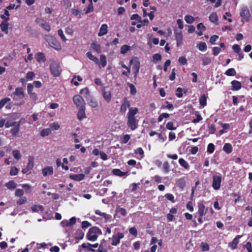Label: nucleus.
Wrapping results in <instances>:
<instances>
[{"mask_svg": "<svg viewBox=\"0 0 252 252\" xmlns=\"http://www.w3.org/2000/svg\"><path fill=\"white\" fill-rule=\"evenodd\" d=\"M197 47H198L199 50L201 51H204L206 50V49H207V45H206V43H205V42H201L199 43L198 44Z\"/></svg>", "mask_w": 252, "mask_h": 252, "instance_id": "34", "label": "nucleus"}, {"mask_svg": "<svg viewBox=\"0 0 252 252\" xmlns=\"http://www.w3.org/2000/svg\"><path fill=\"white\" fill-rule=\"evenodd\" d=\"M232 90L234 91L239 90L241 88V83L236 80H233L231 82Z\"/></svg>", "mask_w": 252, "mask_h": 252, "instance_id": "20", "label": "nucleus"}, {"mask_svg": "<svg viewBox=\"0 0 252 252\" xmlns=\"http://www.w3.org/2000/svg\"><path fill=\"white\" fill-rule=\"evenodd\" d=\"M209 19L213 23H217L218 21V16L216 13H212L209 16Z\"/></svg>", "mask_w": 252, "mask_h": 252, "instance_id": "32", "label": "nucleus"}, {"mask_svg": "<svg viewBox=\"0 0 252 252\" xmlns=\"http://www.w3.org/2000/svg\"><path fill=\"white\" fill-rule=\"evenodd\" d=\"M227 76H234L236 74V71L234 68L228 69L225 73Z\"/></svg>", "mask_w": 252, "mask_h": 252, "instance_id": "44", "label": "nucleus"}, {"mask_svg": "<svg viewBox=\"0 0 252 252\" xmlns=\"http://www.w3.org/2000/svg\"><path fill=\"white\" fill-rule=\"evenodd\" d=\"M112 173L117 176H119L120 177L123 176L125 175V173L124 172H122L120 169H113L112 171Z\"/></svg>", "mask_w": 252, "mask_h": 252, "instance_id": "39", "label": "nucleus"}, {"mask_svg": "<svg viewBox=\"0 0 252 252\" xmlns=\"http://www.w3.org/2000/svg\"><path fill=\"white\" fill-rule=\"evenodd\" d=\"M90 3L89 4L87 9L85 11V14H87L91 11H93L94 7L92 3V0H90Z\"/></svg>", "mask_w": 252, "mask_h": 252, "instance_id": "49", "label": "nucleus"}, {"mask_svg": "<svg viewBox=\"0 0 252 252\" xmlns=\"http://www.w3.org/2000/svg\"><path fill=\"white\" fill-rule=\"evenodd\" d=\"M86 99H87L89 105L92 108H95L98 105V102L97 100L93 97L92 96H85Z\"/></svg>", "mask_w": 252, "mask_h": 252, "instance_id": "10", "label": "nucleus"}, {"mask_svg": "<svg viewBox=\"0 0 252 252\" xmlns=\"http://www.w3.org/2000/svg\"><path fill=\"white\" fill-rule=\"evenodd\" d=\"M138 113V109L137 108L130 107L127 113V117L135 118L134 116Z\"/></svg>", "mask_w": 252, "mask_h": 252, "instance_id": "23", "label": "nucleus"}, {"mask_svg": "<svg viewBox=\"0 0 252 252\" xmlns=\"http://www.w3.org/2000/svg\"><path fill=\"white\" fill-rule=\"evenodd\" d=\"M223 150L226 153L229 154L232 152V146L229 143H226L224 144L223 147Z\"/></svg>", "mask_w": 252, "mask_h": 252, "instance_id": "27", "label": "nucleus"}, {"mask_svg": "<svg viewBox=\"0 0 252 252\" xmlns=\"http://www.w3.org/2000/svg\"><path fill=\"white\" fill-rule=\"evenodd\" d=\"M79 111L77 113V118L79 120H82V119L86 118V114L85 112V107L78 108Z\"/></svg>", "mask_w": 252, "mask_h": 252, "instance_id": "18", "label": "nucleus"}, {"mask_svg": "<svg viewBox=\"0 0 252 252\" xmlns=\"http://www.w3.org/2000/svg\"><path fill=\"white\" fill-rule=\"evenodd\" d=\"M42 173L44 176L52 175L53 174V168L51 166H47L42 169Z\"/></svg>", "mask_w": 252, "mask_h": 252, "instance_id": "13", "label": "nucleus"}, {"mask_svg": "<svg viewBox=\"0 0 252 252\" xmlns=\"http://www.w3.org/2000/svg\"><path fill=\"white\" fill-rule=\"evenodd\" d=\"M163 170H164V171L165 172V173H167L169 171V163L167 161H165L164 163H163Z\"/></svg>", "mask_w": 252, "mask_h": 252, "instance_id": "59", "label": "nucleus"}, {"mask_svg": "<svg viewBox=\"0 0 252 252\" xmlns=\"http://www.w3.org/2000/svg\"><path fill=\"white\" fill-rule=\"evenodd\" d=\"M62 71V67L59 64H51L50 65V71L54 77L60 76Z\"/></svg>", "mask_w": 252, "mask_h": 252, "instance_id": "3", "label": "nucleus"}, {"mask_svg": "<svg viewBox=\"0 0 252 252\" xmlns=\"http://www.w3.org/2000/svg\"><path fill=\"white\" fill-rule=\"evenodd\" d=\"M140 24H138L136 25L137 28H140L142 26H144L145 25H147L149 23V21L148 19H144L143 20H140L138 22Z\"/></svg>", "mask_w": 252, "mask_h": 252, "instance_id": "40", "label": "nucleus"}, {"mask_svg": "<svg viewBox=\"0 0 252 252\" xmlns=\"http://www.w3.org/2000/svg\"><path fill=\"white\" fill-rule=\"evenodd\" d=\"M11 97L14 100H18L24 97V93L21 88H17L15 91L11 94Z\"/></svg>", "mask_w": 252, "mask_h": 252, "instance_id": "4", "label": "nucleus"}, {"mask_svg": "<svg viewBox=\"0 0 252 252\" xmlns=\"http://www.w3.org/2000/svg\"><path fill=\"white\" fill-rule=\"evenodd\" d=\"M197 30L202 32H204L206 30L205 27L202 23H199L197 26Z\"/></svg>", "mask_w": 252, "mask_h": 252, "instance_id": "61", "label": "nucleus"}, {"mask_svg": "<svg viewBox=\"0 0 252 252\" xmlns=\"http://www.w3.org/2000/svg\"><path fill=\"white\" fill-rule=\"evenodd\" d=\"M201 250L203 251H207L209 250V246L207 243H201L200 245Z\"/></svg>", "mask_w": 252, "mask_h": 252, "instance_id": "53", "label": "nucleus"}, {"mask_svg": "<svg viewBox=\"0 0 252 252\" xmlns=\"http://www.w3.org/2000/svg\"><path fill=\"white\" fill-rule=\"evenodd\" d=\"M51 132V130L49 128L44 129L41 130L40 134L42 136L44 137L48 135Z\"/></svg>", "mask_w": 252, "mask_h": 252, "instance_id": "45", "label": "nucleus"}, {"mask_svg": "<svg viewBox=\"0 0 252 252\" xmlns=\"http://www.w3.org/2000/svg\"><path fill=\"white\" fill-rule=\"evenodd\" d=\"M240 15L244 19H246V21H249L250 19L251 14L249 9L247 6H243L240 10Z\"/></svg>", "mask_w": 252, "mask_h": 252, "instance_id": "6", "label": "nucleus"}, {"mask_svg": "<svg viewBox=\"0 0 252 252\" xmlns=\"http://www.w3.org/2000/svg\"><path fill=\"white\" fill-rule=\"evenodd\" d=\"M91 225V224L87 221H83L82 222V228L83 229L87 228L88 227L90 226Z\"/></svg>", "mask_w": 252, "mask_h": 252, "instance_id": "62", "label": "nucleus"}, {"mask_svg": "<svg viewBox=\"0 0 252 252\" xmlns=\"http://www.w3.org/2000/svg\"><path fill=\"white\" fill-rule=\"evenodd\" d=\"M127 125L128 127L132 130L135 129L137 128L138 121L135 118L132 117H127Z\"/></svg>", "mask_w": 252, "mask_h": 252, "instance_id": "7", "label": "nucleus"}, {"mask_svg": "<svg viewBox=\"0 0 252 252\" xmlns=\"http://www.w3.org/2000/svg\"><path fill=\"white\" fill-rule=\"evenodd\" d=\"M221 181L220 176L214 175L213 177L212 187L215 189H219L220 188V185Z\"/></svg>", "mask_w": 252, "mask_h": 252, "instance_id": "8", "label": "nucleus"}, {"mask_svg": "<svg viewBox=\"0 0 252 252\" xmlns=\"http://www.w3.org/2000/svg\"><path fill=\"white\" fill-rule=\"evenodd\" d=\"M91 47L98 53H100L101 51L100 46L97 42H94L92 43Z\"/></svg>", "mask_w": 252, "mask_h": 252, "instance_id": "26", "label": "nucleus"}, {"mask_svg": "<svg viewBox=\"0 0 252 252\" xmlns=\"http://www.w3.org/2000/svg\"><path fill=\"white\" fill-rule=\"evenodd\" d=\"M233 48V50L236 52L237 53H238L239 56H240L241 55V54H242V53L241 51V48L240 47V46L237 45V44H235L232 47Z\"/></svg>", "mask_w": 252, "mask_h": 252, "instance_id": "43", "label": "nucleus"}, {"mask_svg": "<svg viewBox=\"0 0 252 252\" xmlns=\"http://www.w3.org/2000/svg\"><path fill=\"white\" fill-rule=\"evenodd\" d=\"M40 27L43 28L45 30H46L47 32H49L51 30L50 26L48 23H47L45 21L41 25Z\"/></svg>", "mask_w": 252, "mask_h": 252, "instance_id": "47", "label": "nucleus"}, {"mask_svg": "<svg viewBox=\"0 0 252 252\" xmlns=\"http://www.w3.org/2000/svg\"><path fill=\"white\" fill-rule=\"evenodd\" d=\"M101 231L97 227L94 226L89 229L86 237L88 240L94 241L97 240L98 235L101 234Z\"/></svg>", "mask_w": 252, "mask_h": 252, "instance_id": "1", "label": "nucleus"}, {"mask_svg": "<svg viewBox=\"0 0 252 252\" xmlns=\"http://www.w3.org/2000/svg\"><path fill=\"white\" fill-rule=\"evenodd\" d=\"M175 37L177 40V45L180 46L182 43L183 36L182 32H176Z\"/></svg>", "mask_w": 252, "mask_h": 252, "instance_id": "21", "label": "nucleus"}, {"mask_svg": "<svg viewBox=\"0 0 252 252\" xmlns=\"http://www.w3.org/2000/svg\"><path fill=\"white\" fill-rule=\"evenodd\" d=\"M241 237V235H237L233 240L231 243L228 244L229 247L231 248L233 250L236 248L237 245L239 243V239Z\"/></svg>", "mask_w": 252, "mask_h": 252, "instance_id": "14", "label": "nucleus"}, {"mask_svg": "<svg viewBox=\"0 0 252 252\" xmlns=\"http://www.w3.org/2000/svg\"><path fill=\"white\" fill-rule=\"evenodd\" d=\"M18 169L15 167H11V170H10V175L11 176H13V175H16L18 174Z\"/></svg>", "mask_w": 252, "mask_h": 252, "instance_id": "55", "label": "nucleus"}, {"mask_svg": "<svg viewBox=\"0 0 252 252\" xmlns=\"http://www.w3.org/2000/svg\"><path fill=\"white\" fill-rule=\"evenodd\" d=\"M18 123V122H10V121H7L5 123V126L6 128H8L10 126H15Z\"/></svg>", "mask_w": 252, "mask_h": 252, "instance_id": "52", "label": "nucleus"}, {"mask_svg": "<svg viewBox=\"0 0 252 252\" xmlns=\"http://www.w3.org/2000/svg\"><path fill=\"white\" fill-rule=\"evenodd\" d=\"M130 49V47L127 45H125L122 46L121 48V53L123 54H125L127 51Z\"/></svg>", "mask_w": 252, "mask_h": 252, "instance_id": "46", "label": "nucleus"}, {"mask_svg": "<svg viewBox=\"0 0 252 252\" xmlns=\"http://www.w3.org/2000/svg\"><path fill=\"white\" fill-rule=\"evenodd\" d=\"M107 25L105 24H102L100 28L99 32L98 33L99 36H102L105 35L108 32Z\"/></svg>", "mask_w": 252, "mask_h": 252, "instance_id": "16", "label": "nucleus"}, {"mask_svg": "<svg viewBox=\"0 0 252 252\" xmlns=\"http://www.w3.org/2000/svg\"><path fill=\"white\" fill-rule=\"evenodd\" d=\"M176 184L180 188H183L185 186L186 181L183 179H180L177 181Z\"/></svg>", "mask_w": 252, "mask_h": 252, "instance_id": "37", "label": "nucleus"}, {"mask_svg": "<svg viewBox=\"0 0 252 252\" xmlns=\"http://www.w3.org/2000/svg\"><path fill=\"white\" fill-rule=\"evenodd\" d=\"M9 12L7 9H5L4 11V14L3 15H1L0 17L5 21H7L9 19Z\"/></svg>", "mask_w": 252, "mask_h": 252, "instance_id": "51", "label": "nucleus"}, {"mask_svg": "<svg viewBox=\"0 0 252 252\" xmlns=\"http://www.w3.org/2000/svg\"><path fill=\"white\" fill-rule=\"evenodd\" d=\"M80 94H84V96L85 97L86 96H87V97H89V96H91L90 94L89 90L87 87L81 90L80 91Z\"/></svg>", "mask_w": 252, "mask_h": 252, "instance_id": "35", "label": "nucleus"}, {"mask_svg": "<svg viewBox=\"0 0 252 252\" xmlns=\"http://www.w3.org/2000/svg\"><path fill=\"white\" fill-rule=\"evenodd\" d=\"M215 150V146L213 144L210 143L208 145L207 152L209 153H212L214 152Z\"/></svg>", "mask_w": 252, "mask_h": 252, "instance_id": "54", "label": "nucleus"}, {"mask_svg": "<svg viewBox=\"0 0 252 252\" xmlns=\"http://www.w3.org/2000/svg\"><path fill=\"white\" fill-rule=\"evenodd\" d=\"M128 86L130 89V93L131 94L134 95L136 93V90L134 86L132 84H128Z\"/></svg>", "mask_w": 252, "mask_h": 252, "instance_id": "58", "label": "nucleus"}, {"mask_svg": "<svg viewBox=\"0 0 252 252\" xmlns=\"http://www.w3.org/2000/svg\"><path fill=\"white\" fill-rule=\"evenodd\" d=\"M185 20L188 24H192L194 21V18L191 16L186 15L185 17Z\"/></svg>", "mask_w": 252, "mask_h": 252, "instance_id": "38", "label": "nucleus"}, {"mask_svg": "<svg viewBox=\"0 0 252 252\" xmlns=\"http://www.w3.org/2000/svg\"><path fill=\"white\" fill-rule=\"evenodd\" d=\"M10 98L8 97H5L0 100V109H1L4 105L8 102L10 101Z\"/></svg>", "mask_w": 252, "mask_h": 252, "instance_id": "36", "label": "nucleus"}, {"mask_svg": "<svg viewBox=\"0 0 252 252\" xmlns=\"http://www.w3.org/2000/svg\"><path fill=\"white\" fill-rule=\"evenodd\" d=\"M8 24L6 22H2L0 25L1 31L6 33H8Z\"/></svg>", "mask_w": 252, "mask_h": 252, "instance_id": "31", "label": "nucleus"}, {"mask_svg": "<svg viewBox=\"0 0 252 252\" xmlns=\"http://www.w3.org/2000/svg\"><path fill=\"white\" fill-rule=\"evenodd\" d=\"M213 55L215 56L218 55L220 52V48L219 47H215L213 49Z\"/></svg>", "mask_w": 252, "mask_h": 252, "instance_id": "63", "label": "nucleus"}, {"mask_svg": "<svg viewBox=\"0 0 252 252\" xmlns=\"http://www.w3.org/2000/svg\"><path fill=\"white\" fill-rule=\"evenodd\" d=\"M34 166V158L30 156L28 158V164L27 167L28 169H32Z\"/></svg>", "mask_w": 252, "mask_h": 252, "instance_id": "25", "label": "nucleus"}, {"mask_svg": "<svg viewBox=\"0 0 252 252\" xmlns=\"http://www.w3.org/2000/svg\"><path fill=\"white\" fill-rule=\"evenodd\" d=\"M17 184L13 181H10L5 184V186L7 189H13L16 187Z\"/></svg>", "mask_w": 252, "mask_h": 252, "instance_id": "28", "label": "nucleus"}, {"mask_svg": "<svg viewBox=\"0 0 252 252\" xmlns=\"http://www.w3.org/2000/svg\"><path fill=\"white\" fill-rule=\"evenodd\" d=\"M23 194H24V191L22 189H17L15 192V194L17 196H21Z\"/></svg>", "mask_w": 252, "mask_h": 252, "instance_id": "64", "label": "nucleus"}, {"mask_svg": "<svg viewBox=\"0 0 252 252\" xmlns=\"http://www.w3.org/2000/svg\"><path fill=\"white\" fill-rule=\"evenodd\" d=\"M73 101L78 108L85 107V101L79 95H76L73 97Z\"/></svg>", "mask_w": 252, "mask_h": 252, "instance_id": "5", "label": "nucleus"}, {"mask_svg": "<svg viewBox=\"0 0 252 252\" xmlns=\"http://www.w3.org/2000/svg\"><path fill=\"white\" fill-rule=\"evenodd\" d=\"M161 56L159 54H156L153 56L152 61L153 62H159L161 60Z\"/></svg>", "mask_w": 252, "mask_h": 252, "instance_id": "48", "label": "nucleus"}, {"mask_svg": "<svg viewBox=\"0 0 252 252\" xmlns=\"http://www.w3.org/2000/svg\"><path fill=\"white\" fill-rule=\"evenodd\" d=\"M124 235L122 233L119 232L116 235H114L112 237V242L111 243L113 246H117L120 241V239L124 237Z\"/></svg>", "mask_w": 252, "mask_h": 252, "instance_id": "9", "label": "nucleus"}, {"mask_svg": "<svg viewBox=\"0 0 252 252\" xmlns=\"http://www.w3.org/2000/svg\"><path fill=\"white\" fill-rule=\"evenodd\" d=\"M166 127L169 130H175L176 129V127L173 126V123L171 122L167 124Z\"/></svg>", "mask_w": 252, "mask_h": 252, "instance_id": "57", "label": "nucleus"}, {"mask_svg": "<svg viewBox=\"0 0 252 252\" xmlns=\"http://www.w3.org/2000/svg\"><path fill=\"white\" fill-rule=\"evenodd\" d=\"M98 246V244L97 243H96V244H93V245L91 244L90 243H87V244L83 243L81 245V247L83 249L88 250L89 251H90L93 252H96L97 250L93 249V248H92V247L95 248H96Z\"/></svg>", "mask_w": 252, "mask_h": 252, "instance_id": "11", "label": "nucleus"}, {"mask_svg": "<svg viewBox=\"0 0 252 252\" xmlns=\"http://www.w3.org/2000/svg\"><path fill=\"white\" fill-rule=\"evenodd\" d=\"M21 124V121H18V123L14 126V127L10 130V132L13 136H16L19 130V126Z\"/></svg>", "mask_w": 252, "mask_h": 252, "instance_id": "22", "label": "nucleus"}, {"mask_svg": "<svg viewBox=\"0 0 252 252\" xmlns=\"http://www.w3.org/2000/svg\"><path fill=\"white\" fill-rule=\"evenodd\" d=\"M116 212L118 213H120V214L123 216H125L126 215V210L123 208L119 207L117 208Z\"/></svg>", "mask_w": 252, "mask_h": 252, "instance_id": "50", "label": "nucleus"}, {"mask_svg": "<svg viewBox=\"0 0 252 252\" xmlns=\"http://www.w3.org/2000/svg\"><path fill=\"white\" fill-rule=\"evenodd\" d=\"M35 58L38 62H44L45 61V57L42 53H38L36 54Z\"/></svg>", "mask_w": 252, "mask_h": 252, "instance_id": "24", "label": "nucleus"}, {"mask_svg": "<svg viewBox=\"0 0 252 252\" xmlns=\"http://www.w3.org/2000/svg\"><path fill=\"white\" fill-rule=\"evenodd\" d=\"M206 100L207 98L206 95L204 94H202L199 98L200 104L203 107L206 106L207 104Z\"/></svg>", "mask_w": 252, "mask_h": 252, "instance_id": "30", "label": "nucleus"}, {"mask_svg": "<svg viewBox=\"0 0 252 252\" xmlns=\"http://www.w3.org/2000/svg\"><path fill=\"white\" fill-rule=\"evenodd\" d=\"M129 106L130 104L129 101H127L126 98H125L124 101L123 102V104L121 105L120 112L123 114H125L126 111L127 107H129Z\"/></svg>", "mask_w": 252, "mask_h": 252, "instance_id": "17", "label": "nucleus"}, {"mask_svg": "<svg viewBox=\"0 0 252 252\" xmlns=\"http://www.w3.org/2000/svg\"><path fill=\"white\" fill-rule=\"evenodd\" d=\"M102 93L104 99L107 102H109L111 99L110 91L108 90L105 87H103L102 89Z\"/></svg>", "mask_w": 252, "mask_h": 252, "instance_id": "12", "label": "nucleus"}, {"mask_svg": "<svg viewBox=\"0 0 252 252\" xmlns=\"http://www.w3.org/2000/svg\"><path fill=\"white\" fill-rule=\"evenodd\" d=\"M69 178L76 181H80L85 178V175L83 174H71L70 175Z\"/></svg>", "mask_w": 252, "mask_h": 252, "instance_id": "15", "label": "nucleus"}, {"mask_svg": "<svg viewBox=\"0 0 252 252\" xmlns=\"http://www.w3.org/2000/svg\"><path fill=\"white\" fill-rule=\"evenodd\" d=\"M45 39L49 46L56 50L60 51L62 49V46L56 38L50 35H47Z\"/></svg>", "mask_w": 252, "mask_h": 252, "instance_id": "2", "label": "nucleus"}, {"mask_svg": "<svg viewBox=\"0 0 252 252\" xmlns=\"http://www.w3.org/2000/svg\"><path fill=\"white\" fill-rule=\"evenodd\" d=\"M198 213L200 217H202L204 215H205L207 211V209H206L205 211V206L202 203H199L198 204Z\"/></svg>", "mask_w": 252, "mask_h": 252, "instance_id": "19", "label": "nucleus"}, {"mask_svg": "<svg viewBox=\"0 0 252 252\" xmlns=\"http://www.w3.org/2000/svg\"><path fill=\"white\" fill-rule=\"evenodd\" d=\"M13 156H14V158H16L17 160H19L20 159L21 156L20 153L19 151L17 150H14L12 152Z\"/></svg>", "mask_w": 252, "mask_h": 252, "instance_id": "42", "label": "nucleus"}, {"mask_svg": "<svg viewBox=\"0 0 252 252\" xmlns=\"http://www.w3.org/2000/svg\"><path fill=\"white\" fill-rule=\"evenodd\" d=\"M180 164L184 167L185 169H188L189 167V165L188 162L184 160L183 158H180L179 160Z\"/></svg>", "mask_w": 252, "mask_h": 252, "instance_id": "33", "label": "nucleus"}, {"mask_svg": "<svg viewBox=\"0 0 252 252\" xmlns=\"http://www.w3.org/2000/svg\"><path fill=\"white\" fill-rule=\"evenodd\" d=\"M58 35L60 36V37L61 38L62 40L63 41H65L66 40V38L65 36H64V35L63 34V30H58Z\"/></svg>", "mask_w": 252, "mask_h": 252, "instance_id": "56", "label": "nucleus"}, {"mask_svg": "<svg viewBox=\"0 0 252 252\" xmlns=\"http://www.w3.org/2000/svg\"><path fill=\"white\" fill-rule=\"evenodd\" d=\"M86 57L93 62H97L98 61V59L96 57H94L91 52L87 53Z\"/></svg>", "mask_w": 252, "mask_h": 252, "instance_id": "41", "label": "nucleus"}, {"mask_svg": "<svg viewBox=\"0 0 252 252\" xmlns=\"http://www.w3.org/2000/svg\"><path fill=\"white\" fill-rule=\"evenodd\" d=\"M71 13L73 15H74L75 16H77L78 18L81 17V15L82 14V12L81 10H80L78 9H75V8L71 9Z\"/></svg>", "mask_w": 252, "mask_h": 252, "instance_id": "29", "label": "nucleus"}, {"mask_svg": "<svg viewBox=\"0 0 252 252\" xmlns=\"http://www.w3.org/2000/svg\"><path fill=\"white\" fill-rule=\"evenodd\" d=\"M219 38V36L216 35H214L212 36L210 39V42L212 44H215V41Z\"/></svg>", "mask_w": 252, "mask_h": 252, "instance_id": "60", "label": "nucleus"}]
</instances>
